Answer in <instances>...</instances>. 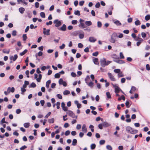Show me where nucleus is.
<instances>
[{"label":"nucleus","mask_w":150,"mask_h":150,"mask_svg":"<svg viewBox=\"0 0 150 150\" xmlns=\"http://www.w3.org/2000/svg\"><path fill=\"white\" fill-rule=\"evenodd\" d=\"M126 130L128 133H129L132 134H136L138 132L137 130L133 129L130 126L127 127L126 128Z\"/></svg>","instance_id":"nucleus-1"},{"label":"nucleus","mask_w":150,"mask_h":150,"mask_svg":"<svg viewBox=\"0 0 150 150\" xmlns=\"http://www.w3.org/2000/svg\"><path fill=\"white\" fill-rule=\"evenodd\" d=\"M66 114L69 115V116L73 118H76V119L77 118V116H76L73 112L70 110H67L66 108Z\"/></svg>","instance_id":"nucleus-2"},{"label":"nucleus","mask_w":150,"mask_h":150,"mask_svg":"<svg viewBox=\"0 0 150 150\" xmlns=\"http://www.w3.org/2000/svg\"><path fill=\"white\" fill-rule=\"evenodd\" d=\"M117 36V35L116 33H113L111 35L110 41L112 43H114L116 41L115 38Z\"/></svg>","instance_id":"nucleus-3"},{"label":"nucleus","mask_w":150,"mask_h":150,"mask_svg":"<svg viewBox=\"0 0 150 150\" xmlns=\"http://www.w3.org/2000/svg\"><path fill=\"white\" fill-rule=\"evenodd\" d=\"M108 74L109 79L111 81H116L114 76L112 73L109 72L108 73Z\"/></svg>","instance_id":"nucleus-4"},{"label":"nucleus","mask_w":150,"mask_h":150,"mask_svg":"<svg viewBox=\"0 0 150 150\" xmlns=\"http://www.w3.org/2000/svg\"><path fill=\"white\" fill-rule=\"evenodd\" d=\"M100 63L101 65L103 67L106 66V59L103 58L100 59Z\"/></svg>","instance_id":"nucleus-5"},{"label":"nucleus","mask_w":150,"mask_h":150,"mask_svg":"<svg viewBox=\"0 0 150 150\" xmlns=\"http://www.w3.org/2000/svg\"><path fill=\"white\" fill-rule=\"evenodd\" d=\"M53 23L55 24V26L56 27H58L60 26L61 24V22L60 21H58V20L57 19L55 20Z\"/></svg>","instance_id":"nucleus-6"},{"label":"nucleus","mask_w":150,"mask_h":150,"mask_svg":"<svg viewBox=\"0 0 150 150\" xmlns=\"http://www.w3.org/2000/svg\"><path fill=\"white\" fill-rule=\"evenodd\" d=\"M43 34L44 35H49L50 34V30L49 29H48L47 30H46V28H43Z\"/></svg>","instance_id":"nucleus-7"},{"label":"nucleus","mask_w":150,"mask_h":150,"mask_svg":"<svg viewBox=\"0 0 150 150\" xmlns=\"http://www.w3.org/2000/svg\"><path fill=\"white\" fill-rule=\"evenodd\" d=\"M113 61L119 64H123L125 63V62L124 61L119 59H114Z\"/></svg>","instance_id":"nucleus-8"},{"label":"nucleus","mask_w":150,"mask_h":150,"mask_svg":"<svg viewBox=\"0 0 150 150\" xmlns=\"http://www.w3.org/2000/svg\"><path fill=\"white\" fill-rule=\"evenodd\" d=\"M15 91V88L13 87H12L11 88L10 87H9L7 89V92L8 93H10L11 92L13 93Z\"/></svg>","instance_id":"nucleus-9"},{"label":"nucleus","mask_w":150,"mask_h":150,"mask_svg":"<svg viewBox=\"0 0 150 150\" xmlns=\"http://www.w3.org/2000/svg\"><path fill=\"white\" fill-rule=\"evenodd\" d=\"M18 56L17 54H15L14 56H11L10 58L11 60H13V61H15L18 58Z\"/></svg>","instance_id":"nucleus-10"},{"label":"nucleus","mask_w":150,"mask_h":150,"mask_svg":"<svg viewBox=\"0 0 150 150\" xmlns=\"http://www.w3.org/2000/svg\"><path fill=\"white\" fill-rule=\"evenodd\" d=\"M88 40L90 42H94L96 40V39L93 37H89Z\"/></svg>","instance_id":"nucleus-11"},{"label":"nucleus","mask_w":150,"mask_h":150,"mask_svg":"<svg viewBox=\"0 0 150 150\" xmlns=\"http://www.w3.org/2000/svg\"><path fill=\"white\" fill-rule=\"evenodd\" d=\"M137 41H138L137 42V46H139L140 44L143 42L144 40L142 39L139 38Z\"/></svg>","instance_id":"nucleus-12"},{"label":"nucleus","mask_w":150,"mask_h":150,"mask_svg":"<svg viewBox=\"0 0 150 150\" xmlns=\"http://www.w3.org/2000/svg\"><path fill=\"white\" fill-rule=\"evenodd\" d=\"M103 127H106L110 126L111 125L107 122H104L102 123Z\"/></svg>","instance_id":"nucleus-13"},{"label":"nucleus","mask_w":150,"mask_h":150,"mask_svg":"<svg viewBox=\"0 0 150 150\" xmlns=\"http://www.w3.org/2000/svg\"><path fill=\"white\" fill-rule=\"evenodd\" d=\"M93 61L94 64L96 65H98L99 64V62L98 61V58H94L93 59Z\"/></svg>","instance_id":"nucleus-14"},{"label":"nucleus","mask_w":150,"mask_h":150,"mask_svg":"<svg viewBox=\"0 0 150 150\" xmlns=\"http://www.w3.org/2000/svg\"><path fill=\"white\" fill-rule=\"evenodd\" d=\"M74 103L77 105V107L78 108H81V105L80 103H79L78 101L77 100H75L74 101Z\"/></svg>","instance_id":"nucleus-15"},{"label":"nucleus","mask_w":150,"mask_h":150,"mask_svg":"<svg viewBox=\"0 0 150 150\" xmlns=\"http://www.w3.org/2000/svg\"><path fill=\"white\" fill-rule=\"evenodd\" d=\"M82 131L85 133H86L87 132V128L86 125L85 124H83V125L82 128Z\"/></svg>","instance_id":"nucleus-16"},{"label":"nucleus","mask_w":150,"mask_h":150,"mask_svg":"<svg viewBox=\"0 0 150 150\" xmlns=\"http://www.w3.org/2000/svg\"><path fill=\"white\" fill-rule=\"evenodd\" d=\"M18 4H19L21 2L23 3L25 5H27L28 3L26 2L25 0H17Z\"/></svg>","instance_id":"nucleus-17"},{"label":"nucleus","mask_w":150,"mask_h":150,"mask_svg":"<svg viewBox=\"0 0 150 150\" xmlns=\"http://www.w3.org/2000/svg\"><path fill=\"white\" fill-rule=\"evenodd\" d=\"M132 36L134 39V40L136 41H138L139 40V37H137L136 34L134 33L132 34Z\"/></svg>","instance_id":"nucleus-18"},{"label":"nucleus","mask_w":150,"mask_h":150,"mask_svg":"<svg viewBox=\"0 0 150 150\" xmlns=\"http://www.w3.org/2000/svg\"><path fill=\"white\" fill-rule=\"evenodd\" d=\"M114 23L117 26L121 25L122 24L118 20H116L114 21Z\"/></svg>","instance_id":"nucleus-19"},{"label":"nucleus","mask_w":150,"mask_h":150,"mask_svg":"<svg viewBox=\"0 0 150 150\" xmlns=\"http://www.w3.org/2000/svg\"><path fill=\"white\" fill-rule=\"evenodd\" d=\"M58 29L62 31H65L66 30V25L64 24L61 28H58Z\"/></svg>","instance_id":"nucleus-20"},{"label":"nucleus","mask_w":150,"mask_h":150,"mask_svg":"<svg viewBox=\"0 0 150 150\" xmlns=\"http://www.w3.org/2000/svg\"><path fill=\"white\" fill-rule=\"evenodd\" d=\"M25 10V9L23 7H21L19 8V11L21 14H23V13Z\"/></svg>","instance_id":"nucleus-21"},{"label":"nucleus","mask_w":150,"mask_h":150,"mask_svg":"<svg viewBox=\"0 0 150 150\" xmlns=\"http://www.w3.org/2000/svg\"><path fill=\"white\" fill-rule=\"evenodd\" d=\"M85 24L88 26H89L92 25V23L90 21H86L85 22Z\"/></svg>","instance_id":"nucleus-22"},{"label":"nucleus","mask_w":150,"mask_h":150,"mask_svg":"<svg viewBox=\"0 0 150 150\" xmlns=\"http://www.w3.org/2000/svg\"><path fill=\"white\" fill-rule=\"evenodd\" d=\"M90 79V78L89 76V75H87L85 79V82L86 83H88L89 81V80Z\"/></svg>","instance_id":"nucleus-23"},{"label":"nucleus","mask_w":150,"mask_h":150,"mask_svg":"<svg viewBox=\"0 0 150 150\" xmlns=\"http://www.w3.org/2000/svg\"><path fill=\"white\" fill-rule=\"evenodd\" d=\"M23 125L25 128H28L30 126V124L29 122L25 123Z\"/></svg>","instance_id":"nucleus-24"},{"label":"nucleus","mask_w":150,"mask_h":150,"mask_svg":"<svg viewBox=\"0 0 150 150\" xmlns=\"http://www.w3.org/2000/svg\"><path fill=\"white\" fill-rule=\"evenodd\" d=\"M28 51L27 49L25 50L23 52L20 53V55L22 56L26 54Z\"/></svg>","instance_id":"nucleus-25"},{"label":"nucleus","mask_w":150,"mask_h":150,"mask_svg":"<svg viewBox=\"0 0 150 150\" xmlns=\"http://www.w3.org/2000/svg\"><path fill=\"white\" fill-rule=\"evenodd\" d=\"M120 90V89L118 86L115 88V92L116 93H118Z\"/></svg>","instance_id":"nucleus-26"},{"label":"nucleus","mask_w":150,"mask_h":150,"mask_svg":"<svg viewBox=\"0 0 150 150\" xmlns=\"http://www.w3.org/2000/svg\"><path fill=\"white\" fill-rule=\"evenodd\" d=\"M86 84L89 87L91 88L92 87L93 85V83L92 81H91L90 82H88L86 83Z\"/></svg>","instance_id":"nucleus-27"},{"label":"nucleus","mask_w":150,"mask_h":150,"mask_svg":"<svg viewBox=\"0 0 150 150\" xmlns=\"http://www.w3.org/2000/svg\"><path fill=\"white\" fill-rule=\"evenodd\" d=\"M42 75L41 74H39L38 78L37 79H36L37 81L38 82H40V80L42 79Z\"/></svg>","instance_id":"nucleus-28"},{"label":"nucleus","mask_w":150,"mask_h":150,"mask_svg":"<svg viewBox=\"0 0 150 150\" xmlns=\"http://www.w3.org/2000/svg\"><path fill=\"white\" fill-rule=\"evenodd\" d=\"M51 83V80H49L46 82V86L47 88H48L49 87V85Z\"/></svg>","instance_id":"nucleus-29"},{"label":"nucleus","mask_w":150,"mask_h":150,"mask_svg":"<svg viewBox=\"0 0 150 150\" xmlns=\"http://www.w3.org/2000/svg\"><path fill=\"white\" fill-rule=\"evenodd\" d=\"M77 141L76 139H74L73 140L72 145L73 146H75L77 143Z\"/></svg>","instance_id":"nucleus-30"},{"label":"nucleus","mask_w":150,"mask_h":150,"mask_svg":"<svg viewBox=\"0 0 150 150\" xmlns=\"http://www.w3.org/2000/svg\"><path fill=\"white\" fill-rule=\"evenodd\" d=\"M65 103H64L62 102L61 104V106L63 110L64 111H66V107H65Z\"/></svg>","instance_id":"nucleus-31"},{"label":"nucleus","mask_w":150,"mask_h":150,"mask_svg":"<svg viewBox=\"0 0 150 150\" xmlns=\"http://www.w3.org/2000/svg\"><path fill=\"white\" fill-rule=\"evenodd\" d=\"M79 27H81L82 28H85L86 27V26L85 25V24L82 23H81L79 25Z\"/></svg>","instance_id":"nucleus-32"},{"label":"nucleus","mask_w":150,"mask_h":150,"mask_svg":"<svg viewBox=\"0 0 150 150\" xmlns=\"http://www.w3.org/2000/svg\"><path fill=\"white\" fill-rule=\"evenodd\" d=\"M10 50H6V49H4L3 50V52L4 53H6L8 54L9 53Z\"/></svg>","instance_id":"nucleus-33"},{"label":"nucleus","mask_w":150,"mask_h":150,"mask_svg":"<svg viewBox=\"0 0 150 150\" xmlns=\"http://www.w3.org/2000/svg\"><path fill=\"white\" fill-rule=\"evenodd\" d=\"M96 147V145L95 144H92L91 145V148L93 150L95 149Z\"/></svg>","instance_id":"nucleus-34"},{"label":"nucleus","mask_w":150,"mask_h":150,"mask_svg":"<svg viewBox=\"0 0 150 150\" xmlns=\"http://www.w3.org/2000/svg\"><path fill=\"white\" fill-rule=\"evenodd\" d=\"M54 118H52L48 120V122L50 123H53L54 122Z\"/></svg>","instance_id":"nucleus-35"},{"label":"nucleus","mask_w":150,"mask_h":150,"mask_svg":"<svg viewBox=\"0 0 150 150\" xmlns=\"http://www.w3.org/2000/svg\"><path fill=\"white\" fill-rule=\"evenodd\" d=\"M145 19L146 21H148L150 19V15H147L145 16Z\"/></svg>","instance_id":"nucleus-36"},{"label":"nucleus","mask_w":150,"mask_h":150,"mask_svg":"<svg viewBox=\"0 0 150 150\" xmlns=\"http://www.w3.org/2000/svg\"><path fill=\"white\" fill-rule=\"evenodd\" d=\"M135 24L136 25H140L141 23L139 20H137L135 22Z\"/></svg>","instance_id":"nucleus-37"},{"label":"nucleus","mask_w":150,"mask_h":150,"mask_svg":"<svg viewBox=\"0 0 150 150\" xmlns=\"http://www.w3.org/2000/svg\"><path fill=\"white\" fill-rule=\"evenodd\" d=\"M141 35L143 38H144L146 36V34L144 32H142L141 33Z\"/></svg>","instance_id":"nucleus-38"},{"label":"nucleus","mask_w":150,"mask_h":150,"mask_svg":"<svg viewBox=\"0 0 150 150\" xmlns=\"http://www.w3.org/2000/svg\"><path fill=\"white\" fill-rule=\"evenodd\" d=\"M114 71L115 73H116L119 74L121 71L119 69H116L114 70Z\"/></svg>","instance_id":"nucleus-39"},{"label":"nucleus","mask_w":150,"mask_h":150,"mask_svg":"<svg viewBox=\"0 0 150 150\" xmlns=\"http://www.w3.org/2000/svg\"><path fill=\"white\" fill-rule=\"evenodd\" d=\"M105 141L104 140H101L99 142L100 144V145H102L105 144Z\"/></svg>","instance_id":"nucleus-40"},{"label":"nucleus","mask_w":150,"mask_h":150,"mask_svg":"<svg viewBox=\"0 0 150 150\" xmlns=\"http://www.w3.org/2000/svg\"><path fill=\"white\" fill-rule=\"evenodd\" d=\"M40 16L42 18H45V14L43 12H41L40 13Z\"/></svg>","instance_id":"nucleus-41"},{"label":"nucleus","mask_w":150,"mask_h":150,"mask_svg":"<svg viewBox=\"0 0 150 150\" xmlns=\"http://www.w3.org/2000/svg\"><path fill=\"white\" fill-rule=\"evenodd\" d=\"M106 149L108 150H112V146L110 145H107L106 146Z\"/></svg>","instance_id":"nucleus-42"},{"label":"nucleus","mask_w":150,"mask_h":150,"mask_svg":"<svg viewBox=\"0 0 150 150\" xmlns=\"http://www.w3.org/2000/svg\"><path fill=\"white\" fill-rule=\"evenodd\" d=\"M60 75L59 73L56 74L54 75L55 78H59L60 77Z\"/></svg>","instance_id":"nucleus-43"},{"label":"nucleus","mask_w":150,"mask_h":150,"mask_svg":"<svg viewBox=\"0 0 150 150\" xmlns=\"http://www.w3.org/2000/svg\"><path fill=\"white\" fill-rule=\"evenodd\" d=\"M23 40L24 41H25L27 38V36L26 34H23Z\"/></svg>","instance_id":"nucleus-44"},{"label":"nucleus","mask_w":150,"mask_h":150,"mask_svg":"<svg viewBox=\"0 0 150 150\" xmlns=\"http://www.w3.org/2000/svg\"><path fill=\"white\" fill-rule=\"evenodd\" d=\"M74 14L76 15H77L79 16L80 15V11L78 10L75 11L74 12Z\"/></svg>","instance_id":"nucleus-45"},{"label":"nucleus","mask_w":150,"mask_h":150,"mask_svg":"<svg viewBox=\"0 0 150 150\" xmlns=\"http://www.w3.org/2000/svg\"><path fill=\"white\" fill-rule=\"evenodd\" d=\"M103 124L102 123H100L98 125V127L100 129H102L103 128Z\"/></svg>","instance_id":"nucleus-46"},{"label":"nucleus","mask_w":150,"mask_h":150,"mask_svg":"<svg viewBox=\"0 0 150 150\" xmlns=\"http://www.w3.org/2000/svg\"><path fill=\"white\" fill-rule=\"evenodd\" d=\"M106 96L108 98H111V95L109 92H107L106 93Z\"/></svg>","instance_id":"nucleus-47"},{"label":"nucleus","mask_w":150,"mask_h":150,"mask_svg":"<svg viewBox=\"0 0 150 150\" xmlns=\"http://www.w3.org/2000/svg\"><path fill=\"white\" fill-rule=\"evenodd\" d=\"M118 77H122L124 76V75L122 73V71H120V73H119V74H118Z\"/></svg>","instance_id":"nucleus-48"},{"label":"nucleus","mask_w":150,"mask_h":150,"mask_svg":"<svg viewBox=\"0 0 150 150\" xmlns=\"http://www.w3.org/2000/svg\"><path fill=\"white\" fill-rule=\"evenodd\" d=\"M120 59H123L124 58V57L122 52H121L120 53Z\"/></svg>","instance_id":"nucleus-49"},{"label":"nucleus","mask_w":150,"mask_h":150,"mask_svg":"<svg viewBox=\"0 0 150 150\" xmlns=\"http://www.w3.org/2000/svg\"><path fill=\"white\" fill-rule=\"evenodd\" d=\"M97 26L98 28H100L102 26V23L100 22L99 21L98 22Z\"/></svg>","instance_id":"nucleus-50"},{"label":"nucleus","mask_w":150,"mask_h":150,"mask_svg":"<svg viewBox=\"0 0 150 150\" xmlns=\"http://www.w3.org/2000/svg\"><path fill=\"white\" fill-rule=\"evenodd\" d=\"M77 22L76 20H73L72 21L71 23L72 24L76 25L77 23Z\"/></svg>","instance_id":"nucleus-51"},{"label":"nucleus","mask_w":150,"mask_h":150,"mask_svg":"<svg viewBox=\"0 0 150 150\" xmlns=\"http://www.w3.org/2000/svg\"><path fill=\"white\" fill-rule=\"evenodd\" d=\"M31 87L33 88H35L36 86V84L34 82H32L30 84Z\"/></svg>","instance_id":"nucleus-52"},{"label":"nucleus","mask_w":150,"mask_h":150,"mask_svg":"<svg viewBox=\"0 0 150 150\" xmlns=\"http://www.w3.org/2000/svg\"><path fill=\"white\" fill-rule=\"evenodd\" d=\"M16 33H17V32L16 30H13L12 31V35H13V36H15L16 35Z\"/></svg>","instance_id":"nucleus-53"},{"label":"nucleus","mask_w":150,"mask_h":150,"mask_svg":"<svg viewBox=\"0 0 150 150\" xmlns=\"http://www.w3.org/2000/svg\"><path fill=\"white\" fill-rule=\"evenodd\" d=\"M60 103L59 102H57L56 105H57V109H59V108H60L59 106L60 105Z\"/></svg>","instance_id":"nucleus-54"},{"label":"nucleus","mask_w":150,"mask_h":150,"mask_svg":"<svg viewBox=\"0 0 150 150\" xmlns=\"http://www.w3.org/2000/svg\"><path fill=\"white\" fill-rule=\"evenodd\" d=\"M129 101H126L125 103V105L128 108H129L130 107V106L129 105Z\"/></svg>","instance_id":"nucleus-55"},{"label":"nucleus","mask_w":150,"mask_h":150,"mask_svg":"<svg viewBox=\"0 0 150 150\" xmlns=\"http://www.w3.org/2000/svg\"><path fill=\"white\" fill-rule=\"evenodd\" d=\"M79 38L80 39H82L83 38L84 35L83 34H80L79 35Z\"/></svg>","instance_id":"nucleus-56"},{"label":"nucleus","mask_w":150,"mask_h":150,"mask_svg":"<svg viewBox=\"0 0 150 150\" xmlns=\"http://www.w3.org/2000/svg\"><path fill=\"white\" fill-rule=\"evenodd\" d=\"M94 126L92 125H90L89 126V128L91 129V131L92 132H94V129H93Z\"/></svg>","instance_id":"nucleus-57"},{"label":"nucleus","mask_w":150,"mask_h":150,"mask_svg":"<svg viewBox=\"0 0 150 150\" xmlns=\"http://www.w3.org/2000/svg\"><path fill=\"white\" fill-rule=\"evenodd\" d=\"M100 120L102 121H103V119H101V118L100 117H98L96 119V121H98Z\"/></svg>","instance_id":"nucleus-58"},{"label":"nucleus","mask_w":150,"mask_h":150,"mask_svg":"<svg viewBox=\"0 0 150 150\" xmlns=\"http://www.w3.org/2000/svg\"><path fill=\"white\" fill-rule=\"evenodd\" d=\"M81 128V125L80 124H78L77 125L76 127V128L77 129H80Z\"/></svg>","instance_id":"nucleus-59"},{"label":"nucleus","mask_w":150,"mask_h":150,"mask_svg":"<svg viewBox=\"0 0 150 150\" xmlns=\"http://www.w3.org/2000/svg\"><path fill=\"white\" fill-rule=\"evenodd\" d=\"M63 82L64 81H63L62 79L61 78L59 79V83L60 84H62Z\"/></svg>","instance_id":"nucleus-60"},{"label":"nucleus","mask_w":150,"mask_h":150,"mask_svg":"<svg viewBox=\"0 0 150 150\" xmlns=\"http://www.w3.org/2000/svg\"><path fill=\"white\" fill-rule=\"evenodd\" d=\"M98 52H96L93 53L92 54V55L93 56L96 57L98 55Z\"/></svg>","instance_id":"nucleus-61"},{"label":"nucleus","mask_w":150,"mask_h":150,"mask_svg":"<svg viewBox=\"0 0 150 150\" xmlns=\"http://www.w3.org/2000/svg\"><path fill=\"white\" fill-rule=\"evenodd\" d=\"M136 88L134 86H132L131 88V90L133 92H134V91H135V90H136Z\"/></svg>","instance_id":"nucleus-62"},{"label":"nucleus","mask_w":150,"mask_h":150,"mask_svg":"<svg viewBox=\"0 0 150 150\" xmlns=\"http://www.w3.org/2000/svg\"><path fill=\"white\" fill-rule=\"evenodd\" d=\"M100 5V4L99 2H98L96 4L95 6V7L96 8H98Z\"/></svg>","instance_id":"nucleus-63"},{"label":"nucleus","mask_w":150,"mask_h":150,"mask_svg":"<svg viewBox=\"0 0 150 150\" xmlns=\"http://www.w3.org/2000/svg\"><path fill=\"white\" fill-rule=\"evenodd\" d=\"M27 147V146H25V145H24L23 146H22L20 148V149L21 150H24V149L26 148Z\"/></svg>","instance_id":"nucleus-64"}]
</instances>
